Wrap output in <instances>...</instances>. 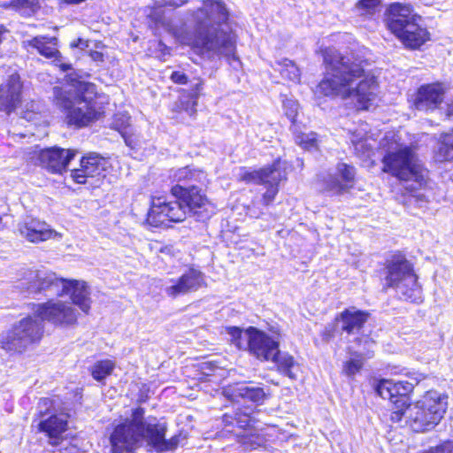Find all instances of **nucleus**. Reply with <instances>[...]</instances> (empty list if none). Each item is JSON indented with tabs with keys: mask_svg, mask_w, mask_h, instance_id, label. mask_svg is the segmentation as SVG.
<instances>
[{
	"mask_svg": "<svg viewBox=\"0 0 453 453\" xmlns=\"http://www.w3.org/2000/svg\"><path fill=\"white\" fill-rule=\"evenodd\" d=\"M427 200H403V206L409 210V212L413 215H418V212L412 210V208H417L420 203L426 202Z\"/></svg>",
	"mask_w": 453,
	"mask_h": 453,
	"instance_id": "37998d69",
	"label": "nucleus"
},
{
	"mask_svg": "<svg viewBox=\"0 0 453 453\" xmlns=\"http://www.w3.org/2000/svg\"><path fill=\"white\" fill-rule=\"evenodd\" d=\"M85 0H65V3L67 4H81L82 2H84Z\"/></svg>",
	"mask_w": 453,
	"mask_h": 453,
	"instance_id": "603ef678",
	"label": "nucleus"
},
{
	"mask_svg": "<svg viewBox=\"0 0 453 453\" xmlns=\"http://www.w3.org/2000/svg\"><path fill=\"white\" fill-rule=\"evenodd\" d=\"M89 56L96 62H103L104 61V55H103V53H101L99 51L92 50V51H90Z\"/></svg>",
	"mask_w": 453,
	"mask_h": 453,
	"instance_id": "49530a36",
	"label": "nucleus"
},
{
	"mask_svg": "<svg viewBox=\"0 0 453 453\" xmlns=\"http://www.w3.org/2000/svg\"><path fill=\"white\" fill-rule=\"evenodd\" d=\"M223 422L225 423L226 426H235L234 416L225 414L223 416Z\"/></svg>",
	"mask_w": 453,
	"mask_h": 453,
	"instance_id": "de8ad7c7",
	"label": "nucleus"
},
{
	"mask_svg": "<svg viewBox=\"0 0 453 453\" xmlns=\"http://www.w3.org/2000/svg\"><path fill=\"white\" fill-rule=\"evenodd\" d=\"M22 119L28 122H35L39 119V115L34 111H26Z\"/></svg>",
	"mask_w": 453,
	"mask_h": 453,
	"instance_id": "a18cd8bd",
	"label": "nucleus"
},
{
	"mask_svg": "<svg viewBox=\"0 0 453 453\" xmlns=\"http://www.w3.org/2000/svg\"><path fill=\"white\" fill-rule=\"evenodd\" d=\"M381 0H359L356 5V12L361 16H372L380 8Z\"/></svg>",
	"mask_w": 453,
	"mask_h": 453,
	"instance_id": "f704fd0d",
	"label": "nucleus"
},
{
	"mask_svg": "<svg viewBox=\"0 0 453 453\" xmlns=\"http://www.w3.org/2000/svg\"><path fill=\"white\" fill-rule=\"evenodd\" d=\"M11 5L24 16H31L39 9V0H12Z\"/></svg>",
	"mask_w": 453,
	"mask_h": 453,
	"instance_id": "473e14b6",
	"label": "nucleus"
},
{
	"mask_svg": "<svg viewBox=\"0 0 453 453\" xmlns=\"http://www.w3.org/2000/svg\"><path fill=\"white\" fill-rule=\"evenodd\" d=\"M171 177L177 182L171 188V193L175 198H205L201 187L205 179L203 171L186 166L173 171Z\"/></svg>",
	"mask_w": 453,
	"mask_h": 453,
	"instance_id": "9b49d317",
	"label": "nucleus"
},
{
	"mask_svg": "<svg viewBox=\"0 0 453 453\" xmlns=\"http://www.w3.org/2000/svg\"><path fill=\"white\" fill-rule=\"evenodd\" d=\"M18 229L20 234L30 242L62 238V234L52 229L45 221L35 218H26L19 223Z\"/></svg>",
	"mask_w": 453,
	"mask_h": 453,
	"instance_id": "aec40b11",
	"label": "nucleus"
},
{
	"mask_svg": "<svg viewBox=\"0 0 453 453\" xmlns=\"http://www.w3.org/2000/svg\"><path fill=\"white\" fill-rule=\"evenodd\" d=\"M26 46L35 49L42 56L51 58L56 65L62 71L66 72L72 68L70 64L63 62V57L57 49L58 38L45 35L35 36L30 40L24 41Z\"/></svg>",
	"mask_w": 453,
	"mask_h": 453,
	"instance_id": "4be33fe9",
	"label": "nucleus"
},
{
	"mask_svg": "<svg viewBox=\"0 0 453 453\" xmlns=\"http://www.w3.org/2000/svg\"><path fill=\"white\" fill-rule=\"evenodd\" d=\"M283 163L278 159L270 167L260 170L244 171L241 175L242 180L248 183L261 184L266 188L263 198H274L278 193V186L280 181L286 179L285 167Z\"/></svg>",
	"mask_w": 453,
	"mask_h": 453,
	"instance_id": "ddd939ff",
	"label": "nucleus"
},
{
	"mask_svg": "<svg viewBox=\"0 0 453 453\" xmlns=\"http://www.w3.org/2000/svg\"><path fill=\"white\" fill-rule=\"evenodd\" d=\"M55 104L66 113L69 125L86 127L98 119L101 112L96 107V86L76 81L55 86L52 90Z\"/></svg>",
	"mask_w": 453,
	"mask_h": 453,
	"instance_id": "39448f33",
	"label": "nucleus"
},
{
	"mask_svg": "<svg viewBox=\"0 0 453 453\" xmlns=\"http://www.w3.org/2000/svg\"><path fill=\"white\" fill-rule=\"evenodd\" d=\"M107 161L96 153H89L81 160V168L72 171L77 183L99 187L105 178Z\"/></svg>",
	"mask_w": 453,
	"mask_h": 453,
	"instance_id": "4468645a",
	"label": "nucleus"
},
{
	"mask_svg": "<svg viewBox=\"0 0 453 453\" xmlns=\"http://www.w3.org/2000/svg\"><path fill=\"white\" fill-rule=\"evenodd\" d=\"M48 402H49V400H47V399L43 400V403H45V405H47Z\"/></svg>",
	"mask_w": 453,
	"mask_h": 453,
	"instance_id": "5fc2aeb1",
	"label": "nucleus"
},
{
	"mask_svg": "<svg viewBox=\"0 0 453 453\" xmlns=\"http://www.w3.org/2000/svg\"><path fill=\"white\" fill-rule=\"evenodd\" d=\"M152 200L150 208L147 213V221L150 225L159 226L166 225L168 222H180L185 219L187 214L198 215L200 218L209 217L210 214L203 215V211H199L204 208L207 211L210 200H170L169 202H161V200Z\"/></svg>",
	"mask_w": 453,
	"mask_h": 453,
	"instance_id": "9d476101",
	"label": "nucleus"
},
{
	"mask_svg": "<svg viewBox=\"0 0 453 453\" xmlns=\"http://www.w3.org/2000/svg\"><path fill=\"white\" fill-rule=\"evenodd\" d=\"M366 320V313L354 308L347 309L335 319V326L349 334H356L359 332Z\"/></svg>",
	"mask_w": 453,
	"mask_h": 453,
	"instance_id": "a878e982",
	"label": "nucleus"
},
{
	"mask_svg": "<svg viewBox=\"0 0 453 453\" xmlns=\"http://www.w3.org/2000/svg\"><path fill=\"white\" fill-rule=\"evenodd\" d=\"M114 367L115 364L111 360L98 361L91 367V375L96 380L101 381L112 372Z\"/></svg>",
	"mask_w": 453,
	"mask_h": 453,
	"instance_id": "2f4dec72",
	"label": "nucleus"
},
{
	"mask_svg": "<svg viewBox=\"0 0 453 453\" xmlns=\"http://www.w3.org/2000/svg\"><path fill=\"white\" fill-rule=\"evenodd\" d=\"M364 361L360 356H357L344 362L342 372L349 378H354L363 368Z\"/></svg>",
	"mask_w": 453,
	"mask_h": 453,
	"instance_id": "e433bc0d",
	"label": "nucleus"
},
{
	"mask_svg": "<svg viewBox=\"0 0 453 453\" xmlns=\"http://www.w3.org/2000/svg\"><path fill=\"white\" fill-rule=\"evenodd\" d=\"M387 26L406 48L411 50L418 49L430 39L421 17L409 5L392 4L388 8Z\"/></svg>",
	"mask_w": 453,
	"mask_h": 453,
	"instance_id": "0eeeda50",
	"label": "nucleus"
},
{
	"mask_svg": "<svg viewBox=\"0 0 453 453\" xmlns=\"http://www.w3.org/2000/svg\"><path fill=\"white\" fill-rule=\"evenodd\" d=\"M277 70L283 79L293 82H298L300 80V71L298 67L289 59H284L282 62L278 63Z\"/></svg>",
	"mask_w": 453,
	"mask_h": 453,
	"instance_id": "7c9ffc66",
	"label": "nucleus"
},
{
	"mask_svg": "<svg viewBox=\"0 0 453 453\" xmlns=\"http://www.w3.org/2000/svg\"><path fill=\"white\" fill-rule=\"evenodd\" d=\"M85 45V42L82 39H79L78 43L75 45L77 47H83Z\"/></svg>",
	"mask_w": 453,
	"mask_h": 453,
	"instance_id": "864d4df0",
	"label": "nucleus"
},
{
	"mask_svg": "<svg viewBox=\"0 0 453 453\" xmlns=\"http://www.w3.org/2000/svg\"><path fill=\"white\" fill-rule=\"evenodd\" d=\"M203 83L201 81L195 84L194 88L192 89V96L197 97L200 90L202 89Z\"/></svg>",
	"mask_w": 453,
	"mask_h": 453,
	"instance_id": "09e8293b",
	"label": "nucleus"
},
{
	"mask_svg": "<svg viewBox=\"0 0 453 453\" xmlns=\"http://www.w3.org/2000/svg\"><path fill=\"white\" fill-rule=\"evenodd\" d=\"M76 150L52 147L41 150L38 154L39 165L53 173L65 171L69 162L75 157Z\"/></svg>",
	"mask_w": 453,
	"mask_h": 453,
	"instance_id": "6ab92c4d",
	"label": "nucleus"
},
{
	"mask_svg": "<svg viewBox=\"0 0 453 453\" xmlns=\"http://www.w3.org/2000/svg\"><path fill=\"white\" fill-rule=\"evenodd\" d=\"M187 2H188L187 0H158L156 2V4L158 7L168 6V7H172V8H177V7L183 5Z\"/></svg>",
	"mask_w": 453,
	"mask_h": 453,
	"instance_id": "a19ab883",
	"label": "nucleus"
},
{
	"mask_svg": "<svg viewBox=\"0 0 453 453\" xmlns=\"http://www.w3.org/2000/svg\"><path fill=\"white\" fill-rule=\"evenodd\" d=\"M194 27H181L174 31L177 41L197 49L209 58H225L234 69L241 67L235 55L236 35L227 24L228 12L220 1L204 0L203 7L193 13Z\"/></svg>",
	"mask_w": 453,
	"mask_h": 453,
	"instance_id": "f257e3e1",
	"label": "nucleus"
},
{
	"mask_svg": "<svg viewBox=\"0 0 453 453\" xmlns=\"http://www.w3.org/2000/svg\"><path fill=\"white\" fill-rule=\"evenodd\" d=\"M413 375L410 377L411 380H381L376 385L375 390L380 396L388 399L392 404H399L400 407L408 405L409 394L422 380L421 374Z\"/></svg>",
	"mask_w": 453,
	"mask_h": 453,
	"instance_id": "2eb2a0df",
	"label": "nucleus"
},
{
	"mask_svg": "<svg viewBox=\"0 0 453 453\" xmlns=\"http://www.w3.org/2000/svg\"><path fill=\"white\" fill-rule=\"evenodd\" d=\"M334 335V326L328 325L322 333V339L326 342L330 341Z\"/></svg>",
	"mask_w": 453,
	"mask_h": 453,
	"instance_id": "c03bdc74",
	"label": "nucleus"
},
{
	"mask_svg": "<svg viewBox=\"0 0 453 453\" xmlns=\"http://www.w3.org/2000/svg\"><path fill=\"white\" fill-rule=\"evenodd\" d=\"M383 288H394L401 297L411 303L422 302V289L411 265L400 254L386 261Z\"/></svg>",
	"mask_w": 453,
	"mask_h": 453,
	"instance_id": "6e6552de",
	"label": "nucleus"
},
{
	"mask_svg": "<svg viewBox=\"0 0 453 453\" xmlns=\"http://www.w3.org/2000/svg\"><path fill=\"white\" fill-rule=\"evenodd\" d=\"M351 143L356 154L362 158H371L374 154L375 141H370L365 128L351 133Z\"/></svg>",
	"mask_w": 453,
	"mask_h": 453,
	"instance_id": "bb28decb",
	"label": "nucleus"
},
{
	"mask_svg": "<svg viewBox=\"0 0 453 453\" xmlns=\"http://www.w3.org/2000/svg\"><path fill=\"white\" fill-rule=\"evenodd\" d=\"M225 395L226 397L234 402H251L255 403H263L266 393L263 388L248 385L246 382H238L229 385L225 388Z\"/></svg>",
	"mask_w": 453,
	"mask_h": 453,
	"instance_id": "5701e85b",
	"label": "nucleus"
},
{
	"mask_svg": "<svg viewBox=\"0 0 453 453\" xmlns=\"http://www.w3.org/2000/svg\"><path fill=\"white\" fill-rule=\"evenodd\" d=\"M171 285L165 286V294L173 298L196 291L204 285L203 273L190 268L177 280H171Z\"/></svg>",
	"mask_w": 453,
	"mask_h": 453,
	"instance_id": "412c9836",
	"label": "nucleus"
},
{
	"mask_svg": "<svg viewBox=\"0 0 453 453\" xmlns=\"http://www.w3.org/2000/svg\"><path fill=\"white\" fill-rule=\"evenodd\" d=\"M170 79L176 84H187L188 76L180 71H174L172 73Z\"/></svg>",
	"mask_w": 453,
	"mask_h": 453,
	"instance_id": "79ce46f5",
	"label": "nucleus"
},
{
	"mask_svg": "<svg viewBox=\"0 0 453 453\" xmlns=\"http://www.w3.org/2000/svg\"><path fill=\"white\" fill-rule=\"evenodd\" d=\"M123 138L125 140V142L127 146H129L130 148L132 149H134L135 148V143L134 142V141L132 140L131 137H128L127 136L126 134H123Z\"/></svg>",
	"mask_w": 453,
	"mask_h": 453,
	"instance_id": "8fccbe9b",
	"label": "nucleus"
},
{
	"mask_svg": "<svg viewBox=\"0 0 453 453\" xmlns=\"http://www.w3.org/2000/svg\"><path fill=\"white\" fill-rule=\"evenodd\" d=\"M270 361H273L278 364L279 369L282 373L287 375L292 380L296 379V372L298 371V365L295 362L293 357L283 354L281 355L279 351L277 358L271 359Z\"/></svg>",
	"mask_w": 453,
	"mask_h": 453,
	"instance_id": "c85d7f7f",
	"label": "nucleus"
},
{
	"mask_svg": "<svg viewBox=\"0 0 453 453\" xmlns=\"http://www.w3.org/2000/svg\"><path fill=\"white\" fill-rule=\"evenodd\" d=\"M393 411L391 413V420L394 422L400 421L404 415L408 418V409L411 408L410 403L408 405H403L402 407L399 404H393Z\"/></svg>",
	"mask_w": 453,
	"mask_h": 453,
	"instance_id": "4c0bfd02",
	"label": "nucleus"
},
{
	"mask_svg": "<svg viewBox=\"0 0 453 453\" xmlns=\"http://www.w3.org/2000/svg\"><path fill=\"white\" fill-rule=\"evenodd\" d=\"M245 336L248 341L246 350H249L257 359L270 361L277 358L279 354L278 341L254 326L246 329Z\"/></svg>",
	"mask_w": 453,
	"mask_h": 453,
	"instance_id": "dca6fc26",
	"label": "nucleus"
},
{
	"mask_svg": "<svg viewBox=\"0 0 453 453\" xmlns=\"http://www.w3.org/2000/svg\"><path fill=\"white\" fill-rule=\"evenodd\" d=\"M287 117L294 123L297 115L298 104L296 101L286 100L283 103Z\"/></svg>",
	"mask_w": 453,
	"mask_h": 453,
	"instance_id": "58836bf2",
	"label": "nucleus"
},
{
	"mask_svg": "<svg viewBox=\"0 0 453 453\" xmlns=\"http://www.w3.org/2000/svg\"><path fill=\"white\" fill-rule=\"evenodd\" d=\"M435 159L439 162L453 159V131L441 136L438 150L435 153Z\"/></svg>",
	"mask_w": 453,
	"mask_h": 453,
	"instance_id": "c756f323",
	"label": "nucleus"
},
{
	"mask_svg": "<svg viewBox=\"0 0 453 453\" xmlns=\"http://www.w3.org/2000/svg\"><path fill=\"white\" fill-rule=\"evenodd\" d=\"M356 174L355 168L345 163H339L336 174L327 173L321 177L322 187L328 196H342L352 187Z\"/></svg>",
	"mask_w": 453,
	"mask_h": 453,
	"instance_id": "f3484780",
	"label": "nucleus"
},
{
	"mask_svg": "<svg viewBox=\"0 0 453 453\" xmlns=\"http://www.w3.org/2000/svg\"><path fill=\"white\" fill-rule=\"evenodd\" d=\"M44 320L56 326H70L76 322L77 312L72 303L62 301L39 303L33 316L23 318L1 334L0 348L10 355L23 354L42 340Z\"/></svg>",
	"mask_w": 453,
	"mask_h": 453,
	"instance_id": "7ed1b4c3",
	"label": "nucleus"
},
{
	"mask_svg": "<svg viewBox=\"0 0 453 453\" xmlns=\"http://www.w3.org/2000/svg\"><path fill=\"white\" fill-rule=\"evenodd\" d=\"M448 115L452 116L453 115V99L450 101V103L448 104Z\"/></svg>",
	"mask_w": 453,
	"mask_h": 453,
	"instance_id": "3c124183",
	"label": "nucleus"
},
{
	"mask_svg": "<svg viewBox=\"0 0 453 453\" xmlns=\"http://www.w3.org/2000/svg\"><path fill=\"white\" fill-rule=\"evenodd\" d=\"M226 332L231 337V342L239 349H245L248 345V341L245 336L246 330H242L237 326H228L226 328Z\"/></svg>",
	"mask_w": 453,
	"mask_h": 453,
	"instance_id": "72a5a7b5",
	"label": "nucleus"
},
{
	"mask_svg": "<svg viewBox=\"0 0 453 453\" xmlns=\"http://www.w3.org/2000/svg\"><path fill=\"white\" fill-rule=\"evenodd\" d=\"M23 82L18 73H10L0 86V111L10 114L21 103Z\"/></svg>",
	"mask_w": 453,
	"mask_h": 453,
	"instance_id": "a211bd4d",
	"label": "nucleus"
},
{
	"mask_svg": "<svg viewBox=\"0 0 453 453\" xmlns=\"http://www.w3.org/2000/svg\"><path fill=\"white\" fill-rule=\"evenodd\" d=\"M296 142L303 149L311 150L317 148V134L313 132L295 134Z\"/></svg>",
	"mask_w": 453,
	"mask_h": 453,
	"instance_id": "c9c22d12",
	"label": "nucleus"
},
{
	"mask_svg": "<svg viewBox=\"0 0 453 453\" xmlns=\"http://www.w3.org/2000/svg\"><path fill=\"white\" fill-rule=\"evenodd\" d=\"M448 396L435 390L427 391L421 399L408 409V421L415 432L434 428L448 407Z\"/></svg>",
	"mask_w": 453,
	"mask_h": 453,
	"instance_id": "1a4fd4ad",
	"label": "nucleus"
},
{
	"mask_svg": "<svg viewBox=\"0 0 453 453\" xmlns=\"http://www.w3.org/2000/svg\"><path fill=\"white\" fill-rule=\"evenodd\" d=\"M143 416L144 410L136 408L133 410L131 418L115 427L110 439L112 453H134L144 443L157 452L177 448L180 441V434L166 440V426L157 422L156 418L146 421Z\"/></svg>",
	"mask_w": 453,
	"mask_h": 453,
	"instance_id": "20e7f679",
	"label": "nucleus"
},
{
	"mask_svg": "<svg viewBox=\"0 0 453 453\" xmlns=\"http://www.w3.org/2000/svg\"><path fill=\"white\" fill-rule=\"evenodd\" d=\"M235 426L239 428H246L250 426L251 418L247 413L236 412L234 414Z\"/></svg>",
	"mask_w": 453,
	"mask_h": 453,
	"instance_id": "ea45409f",
	"label": "nucleus"
},
{
	"mask_svg": "<svg viewBox=\"0 0 453 453\" xmlns=\"http://www.w3.org/2000/svg\"><path fill=\"white\" fill-rule=\"evenodd\" d=\"M21 286L30 294L42 293L46 296H63L64 278H58L55 273L48 271L27 270L22 278Z\"/></svg>",
	"mask_w": 453,
	"mask_h": 453,
	"instance_id": "f8f14e48",
	"label": "nucleus"
},
{
	"mask_svg": "<svg viewBox=\"0 0 453 453\" xmlns=\"http://www.w3.org/2000/svg\"><path fill=\"white\" fill-rule=\"evenodd\" d=\"M444 89L439 83L421 86L418 88L415 106L419 111L434 110L441 104Z\"/></svg>",
	"mask_w": 453,
	"mask_h": 453,
	"instance_id": "393cba45",
	"label": "nucleus"
},
{
	"mask_svg": "<svg viewBox=\"0 0 453 453\" xmlns=\"http://www.w3.org/2000/svg\"><path fill=\"white\" fill-rule=\"evenodd\" d=\"M67 419L64 414L52 415L39 423L40 430L47 433L52 444H58V436L65 431Z\"/></svg>",
	"mask_w": 453,
	"mask_h": 453,
	"instance_id": "cd10ccee",
	"label": "nucleus"
},
{
	"mask_svg": "<svg viewBox=\"0 0 453 453\" xmlns=\"http://www.w3.org/2000/svg\"><path fill=\"white\" fill-rule=\"evenodd\" d=\"M326 72L316 93L325 96L353 97L357 108L368 110L376 97L377 81L365 74V60L353 51L341 53L335 48L322 52Z\"/></svg>",
	"mask_w": 453,
	"mask_h": 453,
	"instance_id": "f03ea898",
	"label": "nucleus"
},
{
	"mask_svg": "<svg viewBox=\"0 0 453 453\" xmlns=\"http://www.w3.org/2000/svg\"><path fill=\"white\" fill-rule=\"evenodd\" d=\"M63 296L68 295L72 299V305H77L83 312L88 313L90 310L91 298L90 290L85 281L77 280H65Z\"/></svg>",
	"mask_w": 453,
	"mask_h": 453,
	"instance_id": "b1692460",
	"label": "nucleus"
},
{
	"mask_svg": "<svg viewBox=\"0 0 453 453\" xmlns=\"http://www.w3.org/2000/svg\"><path fill=\"white\" fill-rule=\"evenodd\" d=\"M386 151L383 157V171L404 181H413L411 188L421 187L427 174L420 161L409 146L397 142L395 134L388 133L380 142Z\"/></svg>",
	"mask_w": 453,
	"mask_h": 453,
	"instance_id": "423d86ee",
	"label": "nucleus"
}]
</instances>
